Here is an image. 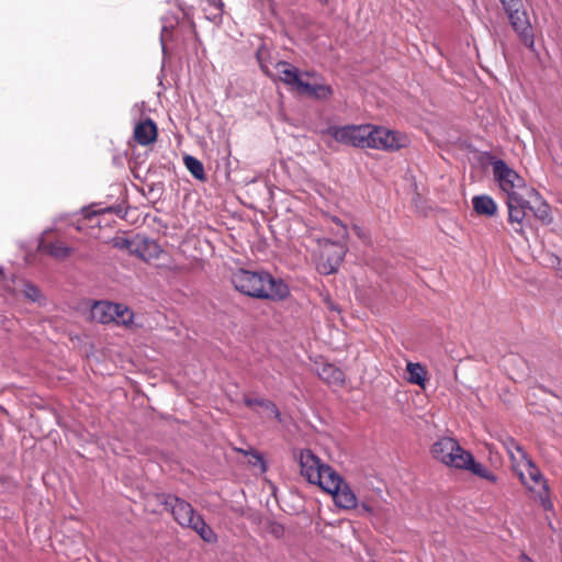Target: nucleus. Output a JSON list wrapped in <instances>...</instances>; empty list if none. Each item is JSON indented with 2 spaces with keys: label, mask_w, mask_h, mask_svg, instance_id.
I'll return each mask as SVG.
<instances>
[{
  "label": "nucleus",
  "mask_w": 562,
  "mask_h": 562,
  "mask_svg": "<svg viewBox=\"0 0 562 562\" xmlns=\"http://www.w3.org/2000/svg\"><path fill=\"white\" fill-rule=\"evenodd\" d=\"M231 282L236 291L255 299L281 301L289 295L288 285L266 271L237 269Z\"/></svg>",
  "instance_id": "f257e3e1"
},
{
  "label": "nucleus",
  "mask_w": 562,
  "mask_h": 562,
  "mask_svg": "<svg viewBox=\"0 0 562 562\" xmlns=\"http://www.w3.org/2000/svg\"><path fill=\"white\" fill-rule=\"evenodd\" d=\"M160 502L182 528L195 531L204 542L215 543L217 541V535L189 502L171 494L161 495Z\"/></svg>",
  "instance_id": "f03ea898"
},
{
  "label": "nucleus",
  "mask_w": 562,
  "mask_h": 562,
  "mask_svg": "<svg viewBox=\"0 0 562 562\" xmlns=\"http://www.w3.org/2000/svg\"><path fill=\"white\" fill-rule=\"evenodd\" d=\"M491 166L493 177L498 188L507 195L513 196L527 195L528 198L537 196L538 192L526 184L525 179L508 164L502 159H492Z\"/></svg>",
  "instance_id": "7ed1b4c3"
},
{
  "label": "nucleus",
  "mask_w": 562,
  "mask_h": 562,
  "mask_svg": "<svg viewBox=\"0 0 562 562\" xmlns=\"http://www.w3.org/2000/svg\"><path fill=\"white\" fill-rule=\"evenodd\" d=\"M515 473L519 477L520 483L533 494L535 499L540 503L544 510L553 509L548 481L531 458L525 461L522 468Z\"/></svg>",
  "instance_id": "20e7f679"
},
{
  "label": "nucleus",
  "mask_w": 562,
  "mask_h": 562,
  "mask_svg": "<svg viewBox=\"0 0 562 562\" xmlns=\"http://www.w3.org/2000/svg\"><path fill=\"white\" fill-rule=\"evenodd\" d=\"M299 464L301 475L311 484L324 488V482L334 477L336 471L324 463L310 449L302 450L299 454Z\"/></svg>",
  "instance_id": "39448f33"
},
{
  "label": "nucleus",
  "mask_w": 562,
  "mask_h": 562,
  "mask_svg": "<svg viewBox=\"0 0 562 562\" xmlns=\"http://www.w3.org/2000/svg\"><path fill=\"white\" fill-rule=\"evenodd\" d=\"M503 4L509 23L517 33L519 40L526 47H532L535 43L533 29L530 24L527 12L524 9L522 0H499Z\"/></svg>",
  "instance_id": "423d86ee"
},
{
  "label": "nucleus",
  "mask_w": 562,
  "mask_h": 562,
  "mask_svg": "<svg viewBox=\"0 0 562 562\" xmlns=\"http://www.w3.org/2000/svg\"><path fill=\"white\" fill-rule=\"evenodd\" d=\"M468 452L456 439L450 437L439 438L430 448L434 459L457 470L461 469L464 464Z\"/></svg>",
  "instance_id": "0eeeda50"
},
{
  "label": "nucleus",
  "mask_w": 562,
  "mask_h": 562,
  "mask_svg": "<svg viewBox=\"0 0 562 562\" xmlns=\"http://www.w3.org/2000/svg\"><path fill=\"white\" fill-rule=\"evenodd\" d=\"M257 60L259 63L261 71L272 79L273 81H281L288 87H290L292 90H297L299 86L301 85L302 77L300 75V71L296 67H294L292 64L279 60L277 61L272 69L266 64V61L262 58V49L259 48L256 54Z\"/></svg>",
  "instance_id": "6e6552de"
},
{
  "label": "nucleus",
  "mask_w": 562,
  "mask_h": 562,
  "mask_svg": "<svg viewBox=\"0 0 562 562\" xmlns=\"http://www.w3.org/2000/svg\"><path fill=\"white\" fill-rule=\"evenodd\" d=\"M371 135L368 148L396 151L401 148H405L409 144V138L406 134L389 130L384 126L371 125Z\"/></svg>",
  "instance_id": "1a4fd4ad"
},
{
  "label": "nucleus",
  "mask_w": 562,
  "mask_h": 562,
  "mask_svg": "<svg viewBox=\"0 0 562 562\" xmlns=\"http://www.w3.org/2000/svg\"><path fill=\"white\" fill-rule=\"evenodd\" d=\"M371 124L329 126L326 131L336 142L360 148H368Z\"/></svg>",
  "instance_id": "9d476101"
},
{
  "label": "nucleus",
  "mask_w": 562,
  "mask_h": 562,
  "mask_svg": "<svg viewBox=\"0 0 562 562\" xmlns=\"http://www.w3.org/2000/svg\"><path fill=\"white\" fill-rule=\"evenodd\" d=\"M323 491L330 494L335 504L342 509L357 507L358 498L356 494L337 472L334 477L324 482Z\"/></svg>",
  "instance_id": "9b49d317"
},
{
  "label": "nucleus",
  "mask_w": 562,
  "mask_h": 562,
  "mask_svg": "<svg viewBox=\"0 0 562 562\" xmlns=\"http://www.w3.org/2000/svg\"><path fill=\"white\" fill-rule=\"evenodd\" d=\"M346 251L345 245L326 240L322 248L318 271L323 274L335 273L342 262Z\"/></svg>",
  "instance_id": "f8f14e48"
},
{
  "label": "nucleus",
  "mask_w": 562,
  "mask_h": 562,
  "mask_svg": "<svg viewBox=\"0 0 562 562\" xmlns=\"http://www.w3.org/2000/svg\"><path fill=\"white\" fill-rule=\"evenodd\" d=\"M521 196H513L507 199L508 207V222L513 226V229L518 235L525 237L524 221L526 217V210L529 207V200Z\"/></svg>",
  "instance_id": "ddd939ff"
},
{
  "label": "nucleus",
  "mask_w": 562,
  "mask_h": 562,
  "mask_svg": "<svg viewBox=\"0 0 562 562\" xmlns=\"http://www.w3.org/2000/svg\"><path fill=\"white\" fill-rule=\"evenodd\" d=\"M135 142L140 146H147L156 142L158 128L151 119L139 121L133 132Z\"/></svg>",
  "instance_id": "4468645a"
},
{
  "label": "nucleus",
  "mask_w": 562,
  "mask_h": 562,
  "mask_svg": "<svg viewBox=\"0 0 562 562\" xmlns=\"http://www.w3.org/2000/svg\"><path fill=\"white\" fill-rule=\"evenodd\" d=\"M501 442L510 459L513 471H518L520 468H522L525 461L530 458L529 454L513 437L507 436L503 438Z\"/></svg>",
  "instance_id": "2eb2a0df"
},
{
  "label": "nucleus",
  "mask_w": 562,
  "mask_h": 562,
  "mask_svg": "<svg viewBox=\"0 0 562 562\" xmlns=\"http://www.w3.org/2000/svg\"><path fill=\"white\" fill-rule=\"evenodd\" d=\"M161 254L162 249L157 241L138 236L137 245L134 249L135 257L145 262H150L151 260L158 259Z\"/></svg>",
  "instance_id": "dca6fc26"
},
{
  "label": "nucleus",
  "mask_w": 562,
  "mask_h": 562,
  "mask_svg": "<svg viewBox=\"0 0 562 562\" xmlns=\"http://www.w3.org/2000/svg\"><path fill=\"white\" fill-rule=\"evenodd\" d=\"M120 304L106 301L95 302L91 307V317L101 324L112 323L114 316H117Z\"/></svg>",
  "instance_id": "f3484780"
},
{
  "label": "nucleus",
  "mask_w": 562,
  "mask_h": 562,
  "mask_svg": "<svg viewBox=\"0 0 562 562\" xmlns=\"http://www.w3.org/2000/svg\"><path fill=\"white\" fill-rule=\"evenodd\" d=\"M317 374L328 385L342 386L345 384V373L335 364L324 363L317 370Z\"/></svg>",
  "instance_id": "a211bd4d"
},
{
  "label": "nucleus",
  "mask_w": 562,
  "mask_h": 562,
  "mask_svg": "<svg viewBox=\"0 0 562 562\" xmlns=\"http://www.w3.org/2000/svg\"><path fill=\"white\" fill-rule=\"evenodd\" d=\"M467 457L468 458L464 459V464L460 470H467L472 474L492 483H495L497 481V476L494 474V472H492L482 463L476 462L471 452H468Z\"/></svg>",
  "instance_id": "6ab92c4d"
},
{
  "label": "nucleus",
  "mask_w": 562,
  "mask_h": 562,
  "mask_svg": "<svg viewBox=\"0 0 562 562\" xmlns=\"http://www.w3.org/2000/svg\"><path fill=\"white\" fill-rule=\"evenodd\" d=\"M301 93H305L310 97H313L318 100H327L333 95V89L330 86L325 83H308L301 81V85L299 86L297 90Z\"/></svg>",
  "instance_id": "aec40b11"
},
{
  "label": "nucleus",
  "mask_w": 562,
  "mask_h": 562,
  "mask_svg": "<svg viewBox=\"0 0 562 562\" xmlns=\"http://www.w3.org/2000/svg\"><path fill=\"white\" fill-rule=\"evenodd\" d=\"M472 206L476 214L492 217L497 213V204L492 196L482 194L472 198Z\"/></svg>",
  "instance_id": "412c9836"
},
{
  "label": "nucleus",
  "mask_w": 562,
  "mask_h": 562,
  "mask_svg": "<svg viewBox=\"0 0 562 562\" xmlns=\"http://www.w3.org/2000/svg\"><path fill=\"white\" fill-rule=\"evenodd\" d=\"M243 401L247 407H250L254 409L256 407H261L265 411H267L271 417H273L278 420H281L280 411L278 409V407L276 406V404L273 402L266 400V398L251 397L249 395H245Z\"/></svg>",
  "instance_id": "4be33fe9"
},
{
  "label": "nucleus",
  "mask_w": 562,
  "mask_h": 562,
  "mask_svg": "<svg viewBox=\"0 0 562 562\" xmlns=\"http://www.w3.org/2000/svg\"><path fill=\"white\" fill-rule=\"evenodd\" d=\"M40 249L58 259L66 258L70 255L71 250L68 248L63 241L55 240V241H42L40 244Z\"/></svg>",
  "instance_id": "5701e85b"
},
{
  "label": "nucleus",
  "mask_w": 562,
  "mask_h": 562,
  "mask_svg": "<svg viewBox=\"0 0 562 562\" xmlns=\"http://www.w3.org/2000/svg\"><path fill=\"white\" fill-rule=\"evenodd\" d=\"M533 198L535 204H531V201L529 200L528 210L531 211L535 217L541 221L542 223H550L551 211L549 204L546 201H543L539 194Z\"/></svg>",
  "instance_id": "b1692460"
},
{
  "label": "nucleus",
  "mask_w": 562,
  "mask_h": 562,
  "mask_svg": "<svg viewBox=\"0 0 562 562\" xmlns=\"http://www.w3.org/2000/svg\"><path fill=\"white\" fill-rule=\"evenodd\" d=\"M407 381L420 387H425L427 371L420 363L408 362L406 366Z\"/></svg>",
  "instance_id": "393cba45"
},
{
  "label": "nucleus",
  "mask_w": 562,
  "mask_h": 562,
  "mask_svg": "<svg viewBox=\"0 0 562 562\" xmlns=\"http://www.w3.org/2000/svg\"><path fill=\"white\" fill-rule=\"evenodd\" d=\"M184 165L194 178L199 180H203L205 178L204 167L199 159L192 156H186Z\"/></svg>",
  "instance_id": "a878e982"
},
{
  "label": "nucleus",
  "mask_w": 562,
  "mask_h": 562,
  "mask_svg": "<svg viewBox=\"0 0 562 562\" xmlns=\"http://www.w3.org/2000/svg\"><path fill=\"white\" fill-rule=\"evenodd\" d=\"M138 236L134 238L116 237L113 239V246L117 249L125 250L134 256V249L137 245Z\"/></svg>",
  "instance_id": "bb28decb"
},
{
  "label": "nucleus",
  "mask_w": 562,
  "mask_h": 562,
  "mask_svg": "<svg viewBox=\"0 0 562 562\" xmlns=\"http://www.w3.org/2000/svg\"><path fill=\"white\" fill-rule=\"evenodd\" d=\"M133 312L128 307L120 304V308L117 310V316H114L112 323H116L117 325L128 327L133 323Z\"/></svg>",
  "instance_id": "cd10ccee"
},
{
  "label": "nucleus",
  "mask_w": 562,
  "mask_h": 562,
  "mask_svg": "<svg viewBox=\"0 0 562 562\" xmlns=\"http://www.w3.org/2000/svg\"><path fill=\"white\" fill-rule=\"evenodd\" d=\"M24 294L27 299H30L31 301L35 302L40 299L41 294H40V290L32 285V284H26L25 285V289H24Z\"/></svg>",
  "instance_id": "c85d7f7f"
},
{
  "label": "nucleus",
  "mask_w": 562,
  "mask_h": 562,
  "mask_svg": "<svg viewBox=\"0 0 562 562\" xmlns=\"http://www.w3.org/2000/svg\"><path fill=\"white\" fill-rule=\"evenodd\" d=\"M250 456H251V458L249 459V463H251L252 465L260 464L262 468V471H265L266 467H265V461H263V458L261 457V454L254 451V452H250Z\"/></svg>",
  "instance_id": "c756f323"
},
{
  "label": "nucleus",
  "mask_w": 562,
  "mask_h": 562,
  "mask_svg": "<svg viewBox=\"0 0 562 562\" xmlns=\"http://www.w3.org/2000/svg\"><path fill=\"white\" fill-rule=\"evenodd\" d=\"M331 221H333L336 225L340 226V228H341L340 236H341L344 239H347V238H348V231H347V226H346V225H345V224H344V223H342L338 217H336V216H333V217H331Z\"/></svg>",
  "instance_id": "7c9ffc66"
},
{
  "label": "nucleus",
  "mask_w": 562,
  "mask_h": 562,
  "mask_svg": "<svg viewBox=\"0 0 562 562\" xmlns=\"http://www.w3.org/2000/svg\"><path fill=\"white\" fill-rule=\"evenodd\" d=\"M283 531H284L283 527L279 524H274L271 527V533L273 536H276L277 538H280L283 535Z\"/></svg>",
  "instance_id": "2f4dec72"
},
{
  "label": "nucleus",
  "mask_w": 562,
  "mask_h": 562,
  "mask_svg": "<svg viewBox=\"0 0 562 562\" xmlns=\"http://www.w3.org/2000/svg\"><path fill=\"white\" fill-rule=\"evenodd\" d=\"M353 231H355V233L357 234V236H359V237H361V236H362V231H361V228H360V227L355 226V227H353Z\"/></svg>",
  "instance_id": "473e14b6"
},
{
  "label": "nucleus",
  "mask_w": 562,
  "mask_h": 562,
  "mask_svg": "<svg viewBox=\"0 0 562 562\" xmlns=\"http://www.w3.org/2000/svg\"><path fill=\"white\" fill-rule=\"evenodd\" d=\"M321 3H327L329 0H318Z\"/></svg>",
  "instance_id": "72a5a7b5"
}]
</instances>
